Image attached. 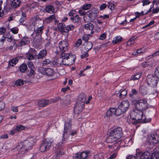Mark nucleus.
Wrapping results in <instances>:
<instances>
[{"mask_svg":"<svg viewBox=\"0 0 159 159\" xmlns=\"http://www.w3.org/2000/svg\"><path fill=\"white\" fill-rule=\"evenodd\" d=\"M158 79L159 78L154 75H149L146 78L147 83L150 86L154 88L156 87Z\"/></svg>","mask_w":159,"mask_h":159,"instance_id":"0eeeda50","label":"nucleus"},{"mask_svg":"<svg viewBox=\"0 0 159 159\" xmlns=\"http://www.w3.org/2000/svg\"><path fill=\"white\" fill-rule=\"evenodd\" d=\"M46 11L48 13L52 14L54 11V6L51 5H48L45 7Z\"/></svg>","mask_w":159,"mask_h":159,"instance_id":"5701e85b","label":"nucleus"},{"mask_svg":"<svg viewBox=\"0 0 159 159\" xmlns=\"http://www.w3.org/2000/svg\"><path fill=\"white\" fill-rule=\"evenodd\" d=\"M147 141L151 145L157 144L159 141V134L156 132L150 134L148 136Z\"/></svg>","mask_w":159,"mask_h":159,"instance_id":"1a4fd4ad","label":"nucleus"},{"mask_svg":"<svg viewBox=\"0 0 159 159\" xmlns=\"http://www.w3.org/2000/svg\"><path fill=\"white\" fill-rule=\"evenodd\" d=\"M138 93V91L135 89H133L131 90V93L129 94V96L130 97L133 96V95H136Z\"/></svg>","mask_w":159,"mask_h":159,"instance_id":"864d4df0","label":"nucleus"},{"mask_svg":"<svg viewBox=\"0 0 159 159\" xmlns=\"http://www.w3.org/2000/svg\"><path fill=\"white\" fill-rule=\"evenodd\" d=\"M142 2L143 3V5L145 6L150 4L151 3V2L148 0H143Z\"/></svg>","mask_w":159,"mask_h":159,"instance_id":"052dcab7","label":"nucleus"},{"mask_svg":"<svg viewBox=\"0 0 159 159\" xmlns=\"http://www.w3.org/2000/svg\"><path fill=\"white\" fill-rule=\"evenodd\" d=\"M26 57L29 60H31L34 59V56L30 53H27Z\"/></svg>","mask_w":159,"mask_h":159,"instance_id":"5fc2aeb1","label":"nucleus"},{"mask_svg":"<svg viewBox=\"0 0 159 159\" xmlns=\"http://www.w3.org/2000/svg\"><path fill=\"white\" fill-rule=\"evenodd\" d=\"M75 28V26L72 25H67L66 26V30L68 31L73 30Z\"/></svg>","mask_w":159,"mask_h":159,"instance_id":"de8ad7c7","label":"nucleus"},{"mask_svg":"<svg viewBox=\"0 0 159 159\" xmlns=\"http://www.w3.org/2000/svg\"><path fill=\"white\" fill-rule=\"evenodd\" d=\"M123 135L122 128L120 127L113 129L110 132L109 136L107 139V142L111 143L116 141Z\"/></svg>","mask_w":159,"mask_h":159,"instance_id":"20e7f679","label":"nucleus"},{"mask_svg":"<svg viewBox=\"0 0 159 159\" xmlns=\"http://www.w3.org/2000/svg\"><path fill=\"white\" fill-rule=\"evenodd\" d=\"M53 141L52 139H45L39 147V150L41 152H44L48 150Z\"/></svg>","mask_w":159,"mask_h":159,"instance_id":"6e6552de","label":"nucleus"},{"mask_svg":"<svg viewBox=\"0 0 159 159\" xmlns=\"http://www.w3.org/2000/svg\"><path fill=\"white\" fill-rule=\"evenodd\" d=\"M106 33H104L100 35L99 39L103 40L106 38Z\"/></svg>","mask_w":159,"mask_h":159,"instance_id":"4d7b16f0","label":"nucleus"},{"mask_svg":"<svg viewBox=\"0 0 159 159\" xmlns=\"http://www.w3.org/2000/svg\"><path fill=\"white\" fill-rule=\"evenodd\" d=\"M141 76V74L139 73H137L136 74L133 75L131 78V80H135L139 79Z\"/></svg>","mask_w":159,"mask_h":159,"instance_id":"a19ab883","label":"nucleus"},{"mask_svg":"<svg viewBox=\"0 0 159 159\" xmlns=\"http://www.w3.org/2000/svg\"><path fill=\"white\" fill-rule=\"evenodd\" d=\"M107 6L111 10H113L114 9L115 5L112 3L109 2L107 3Z\"/></svg>","mask_w":159,"mask_h":159,"instance_id":"8fccbe9b","label":"nucleus"},{"mask_svg":"<svg viewBox=\"0 0 159 159\" xmlns=\"http://www.w3.org/2000/svg\"><path fill=\"white\" fill-rule=\"evenodd\" d=\"M21 2L20 0H13L11 3V6L13 8H16L20 6Z\"/></svg>","mask_w":159,"mask_h":159,"instance_id":"393cba45","label":"nucleus"},{"mask_svg":"<svg viewBox=\"0 0 159 159\" xmlns=\"http://www.w3.org/2000/svg\"><path fill=\"white\" fill-rule=\"evenodd\" d=\"M91 4H85L82 7V9L84 11L89 10L91 8Z\"/></svg>","mask_w":159,"mask_h":159,"instance_id":"c03bdc74","label":"nucleus"},{"mask_svg":"<svg viewBox=\"0 0 159 159\" xmlns=\"http://www.w3.org/2000/svg\"><path fill=\"white\" fill-rule=\"evenodd\" d=\"M11 32L14 34H17L19 31L18 28L17 27H15L10 29Z\"/></svg>","mask_w":159,"mask_h":159,"instance_id":"09e8293b","label":"nucleus"},{"mask_svg":"<svg viewBox=\"0 0 159 159\" xmlns=\"http://www.w3.org/2000/svg\"><path fill=\"white\" fill-rule=\"evenodd\" d=\"M84 45V49L87 52L89 51L92 48L93 44L90 41L85 42Z\"/></svg>","mask_w":159,"mask_h":159,"instance_id":"4be33fe9","label":"nucleus"},{"mask_svg":"<svg viewBox=\"0 0 159 159\" xmlns=\"http://www.w3.org/2000/svg\"><path fill=\"white\" fill-rule=\"evenodd\" d=\"M86 99V95L85 93H82L79 95L77 102V103L84 104Z\"/></svg>","mask_w":159,"mask_h":159,"instance_id":"dca6fc26","label":"nucleus"},{"mask_svg":"<svg viewBox=\"0 0 159 159\" xmlns=\"http://www.w3.org/2000/svg\"><path fill=\"white\" fill-rule=\"evenodd\" d=\"M154 75L159 79V66L156 68Z\"/></svg>","mask_w":159,"mask_h":159,"instance_id":"6e6d98bb","label":"nucleus"},{"mask_svg":"<svg viewBox=\"0 0 159 159\" xmlns=\"http://www.w3.org/2000/svg\"><path fill=\"white\" fill-rule=\"evenodd\" d=\"M27 68V66L25 64H23L18 67L19 70L22 72H25Z\"/></svg>","mask_w":159,"mask_h":159,"instance_id":"c756f323","label":"nucleus"},{"mask_svg":"<svg viewBox=\"0 0 159 159\" xmlns=\"http://www.w3.org/2000/svg\"><path fill=\"white\" fill-rule=\"evenodd\" d=\"M150 153L148 151L145 152V155L144 156L141 157L140 159H148L149 156L150 155Z\"/></svg>","mask_w":159,"mask_h":159,"instance_id":"49530a36","label":"nucleus"},{"mask_svg":"<svg viewBox=\"0 0 159 159\" xmlns=\"http://www.w3.org/2000/svg\"><path fill=\"white\" fill-rule=\"evenodd\" d=\"M22 15L21 18L19 20L20 22L21 23H23L26 19V15L24 12H22Z\"/></svg>","mask_w":159,"mask_h":159,"instance_id":"79ce46f5","label":"nucleus"},{"mask_svg":"<svg viewBox=\"0 0 159 159\" xmlns=\"http://www.w3.org/2000/svg\"><path fill=\"white\" fill-rule=\"evenodd\" d=\"M143 111H138L137 112H134L132 113L133 116L134 115L135 117L132 118V115L130 116L131 120V122L133 125H136L138 123H145L150 122L151 119L149 118L148 120H146V117L145 116L143 115Z\"/></svg>","mask_w":159,"mask_h":159,"instance_id":"7ed1b4c3","label":"nucleus"},{"mask_svg":"<svg viewBox=\"0 0 159 159\" xmlns=\"http://www.w3.org/2000/svg\"><path fill=\"white\" fill-rule=\"evenodd\" d=\"M71 120H69L68 121L65 122L64 126V130L63 134V138L62 139L61 142L57 143L55 147V154L52 158V159H60L62 155L65 154V152L61 148V147L63 146L65 143V141L67 140L68 137L66 136L67 132H70L71 129Z\"/></svg>","mask_w":159,"mask_h":159,"instance_id":"f257e3e1","label":"nucleus"},{"mask_svg":"<svg viewBox=\"0 0 159 159\" xmlns=\"http://www.w3.org/2000/svg\"><path fill=\"white\" fill-rule=\"evenodd\" d=\"M6 31V29L3 27H2L0 28V34H2Z\"/></svg>","mask_w":159,"mask_h":159,"instance_id":"774afa93","label":"nucleus"},{"mask_svg":"<svg viewBox=\"0 0 159 159\" xmlns=\"http://www.w3.org/2000/svg\"><path fill=\"white\" fill-rule=\"evenodd\" d=\"M43 29L44 27L43 26L38 28L37 29L35 30L34 34H40V35H41L43 33Z\"/></svg>","mask_w":159,"mask_h":159,"instance_id":"2f4dec72","label":"nucleus"},{"mask_svg":"<svg viewBox=\"0 0 159 159\" xmlns=\"http://www.w3.org/2000/svg\"><path fill=\"white\" fill-rule=\"evenodd\" d=\"M90 153V151H86L81 152L77 153L75 154L74 158V159H87L88 157V154Z\"/></svg>","mask_w":159,"mask_h":159,"instance_id":"ddd939ff","label":"nucleus"},{"mask_svg":"<svg viewBox=\"0 0 159 159\" xmlns=\"http://www.w3.org/2000/svg\"><path fill=\"white\" fill-rule=\"evenodd\" d=\"M99 18H101L103 19V20H105L106 18H109V15H101L100 16L98 17Z\"/></svg>","mask_w":159,"mask_h":159,"instance_id":"69168bd1","label":"nucleus"},{"mask_svg":"<svg viewBox=\"0 0 159 159\" xmlns=\"http://www.w3.org/2000/svg\"><path fill=\"white\" fill-rule=\"evenodd\" d=\"M25 129V127L21 125H19L16 126V129L17 131H19L23 130Z\"/></svg>","mask_w":159,"mask_h":159,"instance_id":"3c124183","label":"nucleus"},{"mask_svg":"<svg viewBox=\"0 0 159 159\" xmlns=\"http://www.w3.org/2000/svg\"><path fill=\"white\" fill-rule=\"evenodd\" d=\"M24 84V81H23V80L22 79H18L15 82V84L16 86H20L23 85Z\"/></svg>","mask_w":159,"mask_h":159,"instance_id":"a18cd8bd","label":"nucleus"},{"mask_svg":"<svg viewBox=\"0 0 159 159\" xmlns=\"http://www.w3.org/2000/svg\"><path fill=\"white\" fill-rule=\"evenodd\" d=\"M49 100H42L39 101L38 105L40 107H44L49 104Z\"/></svg>","mask_w":159,"mask_h":159,"instance_id":"b1692460","label":"nucleus"},{"mask_svg":"<svg viewBox=\"0 0 159 159\" xmlns=\"http://www.w3.org/2000/svg\"><path fill=\"white\" fill-rule=\"evenodd\" d=\"M18 59L17 57H15L11 59L9 62L10 66H14L18 62Z\"/></svg>","mask_w":159,"mask_h":159,"instance_id":"7c9ffc66","label":"nucleus"},{"mask_svg":"<svg viewBox=\"0 0 159 159\" xmlns=\"http://www.w3.org/2000/svg\"><path fill=\"white\" fill-rule=\"evenodd\" d=\"M47 51L43 49L40 51L38 55H36L35 57L38 59H43L47 55Z\"/></svg>","mask_w":159,"mask_h":159,"instance_id":"f3484780","label":"nucleus"},{"mask_svg":"<svg viewBox=\"0 0 159 159\" xmlns=\"http://www.w3.org/2000/svg\"><path fill=\"white\" fill-rule=\"evenodd\" d=\"M58 46L59 51L57 50L55 51V53L57 54L67 51L69 48L68 43L66 40H65L60 41L58 43Z\"/></svg>","mask_w":159,"mask_h":159,"instance_id":"9d476101","label":"nucleus"},{"mask_svg":"<svg viewBox=\"0 0 159 159\" xmlns=\"http://www.w3.org/2000/svg\"><path fill=\"white\" fill-rule=\"evenodd\" d=\"M35 140L34 137H31L28 138L23 142L19 143L16 147V149L19 151L18 153L24 154L32 147L34 143Z\"/></svg>","mask_w":159,"mask_h":159,"instance_id":"f03ea898","label":"nucleus"},{"mask_svg":"<svg viewBox=\"0 0 159 159\" xmlns=\"http://www.w3.org/2000/svg\"><path fill=\"white\" fill-rule=\"evenodd\" d=\"M154 21L153 20L151 21H150L148 24L145 25V26L143 27L142 28L143 29H145L148 27H149L151 25L153 24L154 23Z\"/></svg>","mask_w":159,"mask_h":159,"instance_id":"bf43d9fd","label":"nucleus"},{"mask_svg":"<svg viewBox=\"0 0 159 159\" xmlns=\"http://www.w3.org/2000/svg\"><path fill=\"white\" fill-rule=\"evenodd\" d=\"M132 103L137 111H143L148 107L147 101L145 98L134 100L132 101Z\"/></svg>","mask_w":159,"mask_h":159,"instance_id":"423d86ee","label":"nucleus"},{"mask_svg":"<svg viewBox=\"0 0 159 159\" xmlns=\"http://www.w3.org/2000/svg\"><path fill=\"white\" fill-rule=\"evenodd\" d=\"M34 35L35 36L33 39V42L36 43H40L42 40L41 35L40 34H34Z\"/></svg>","mask_w":159,"mask_h":159,"instance_id":"a878e982","label":"nucleus"},{"mask_svg":"<svg viewBox=\"0 0 159 159\" xmlns=\"http://www.w3.org/2000/svg\"><path fill=\"white\" fill-rule=\"evenodd\" d=\"M84 105L80 103H77L76 102L75 106L74 107V113L77 114H78L81 113L83 108Z\"/></svg>","mask_w":159,"mask_h":159,"instance_id":"2eb2a0df","label":"nucleus"},{"mask_svg":"<svg viewBox=\"0 0 159 159\" xmlns=\"http://www.w3.org/2000/svg\"><path fill=\"white\" fill-rule=\"evenodd\" d=\"M51 63L52 61L48 59H45L42 62L43 66H47L50 64Z\"/></svg>","mask_w":159,"mask_h":159,"instance_id":"37998d69","label":"nucleus"},{"mask_svg":"<svg viewBox=\"0 0 159 159\" xmlns=\"http://www.w3.org/2000/svg\"><path fill=\"white\" fill-rule=\"evenodd\" d=\"M75 14V10H71L68 14L69 16H73Z\"/></svg>","mask_w":159,"mask_h":159,"instance_id":"338daca9","label":"nucleus"},{"mask_svg":"<svg viewBox=\"0 0 159 159\" xmlns=\"http://www.w3.org/2000/svg\"><path fill=\"white\" fill-rule=\"evenodd\" d=\"M115 111L114 114L117 116H120L122 113H124L119 106L117 109L115 108Z\"/></svg>","mask_w":159,"mask_h":159,"instance_id":"f704fd0d","label":"nucleus"},{"mask_svg":"<svg viewBox=\"0 0 159 159\" xmlns=\"http://www.w3.org/2000/svg\"><path fill=\"white\" fill-rule=\"evenodd\" d=\"M137 38L136 36H133L127 42V44L128 45H131L134 43V41Z\"/></svg>","mask_w":159,"mask_h":159,"instance_id":"58836bf2","label":"nucleus"},{"mask_svg":"<svg viewBox=\"0 0 159 159\" xmlns=\"http://www.w3.org/2000/svg\"><path fill=\"white\" fill-rule=\"evenodd\" d=\"M89 38L88 37V36L87 35V34H84L82 37V39L85 41V42L88 41V40H89Z\"/></svg>","mask_w":159,"mask_h":159,"instance_id":"e2e57ef3","label":"nucleus"},{"mask_svg":"<svg viewBox=\"0 0 159 159\" xmlns=\"http://www.w3.org/2000/svg\"><path fill=\"white\" fill-rule=\"evenodd\" d=\"M27 65L28 66L29 69H35V67L33 66V63L31 61H28L27 63Z\"/></svg>","mask_w":159,"mask_h":159,"instance_id":"13d9d810","label":"nucleus"},{"mask_svg":"<svg viewBox=\"0 0 159 159\" xmlns=\"http://www.w3.org/2000/svg\"><path fill=\"white\" fill-rule=\"evenodd\" d=\"M38 71L39 73L48 76L52 77L55 73L53 70L50 68L40 67L38 69Z\"/></svg>","mask_w":159,"mask_h":159,"instance_id":"9b49d317","label":"nucleus"},{"mask_svg":"<svg viewBox=\"0 0 159 159\" xmlns=\"http://www.w3.org/2000/svg\"><path fill=\"white\" fill-rule=\"evenodd\" d=\"M60 98L59 97H57L52 98L49 100V104L52 103H54L57 102L58 101Z\"/></svg>","mask_w":159,"mask_h":159,"instance_id":"603ef678","label":"nucleus"},{"mask_svg":"<svg viewBox=\"0 0 159 159\" xmlns=\"http://www.w3.org/2000/svg\"><path fill=\"white\" fill-rule=\"evenodd\" d=\"M129 106V103L128 101H124L120 103L118 106L125 113L128 110Z\"/></svg>","mask_w":159,"mask_h":159,"instance_id":"4468645a","label":"nucleus"},{"mask_svg":"<svg viewBox=\"0 0 159 159\" xmlns=\"http://www.w3.org/2000/svg\"><path fill=\"white\" fill-rule=\"evenodd\" d=\"M122 40V38L121 36H117L113 39L112 42L113 44H116L120 43Z\"/></svg>","mask_w":159,"mask_h":159,"instance_id":"cd10ccee","label":"nucleus"},{"mask_svg":"<svg viewBox=\"0 0 159 159\" xmlns=\"http://www.w3.org/2000/svg\"><path fill=\"white\" fill-rule=\"evenodd\" d=\"M57 16L56 14L50 15L48 17L45 18L44 20V21L46 23H50L53 20L56 19Z\"/></svg>","mask_w":159,"mask_h":159,"instance_id":"412c9836","label":"nucleus"},{"mask_svg":"<svg viewBox=\"0 0 159 159\" xmlns=\"http://www.w3.org/2000/svg\"><path fill=\"white\" fill-rule=\"evenodd\" d=\"M5 104L3 101H0V111L3 110L5 107Z\"/></svg>","mask_w":159,"mask_h":159,"instance_id":"680f3d73","label":"nucleus"},{"mask_svg":"<svg viewBox=\"0 0 159 159\" xmlns=\"http://www.w3.org/2000/svg\"><path fill=\"white\" fill-rule=\"evenodd\" d=\"M115 110V108H111L109 109L106 113L107 116L109 117L114 114Z\"/></svg>","mask_w":159,"mask_h":159,"instance_id":"c85d7f7f","label":"nucleus"},{"mask_svg":"<svg viewBox=\"0 0 159 159\" xmlns=\"http://www.w3.org/2000/svg\"><path fill=\"white\" fill-rule=\"evenodd\" d=\"M82 39H79L75 41L74 45V46L75 48H77L81 45V44H82Z\"/></svg>","mask_w":159,"mask_h":159,"instance_id":"ea45409f","label":"nucleus"},{"mask_svg":"<svg viewBox=\"0 0 159 159\" xmlns=\"http://www.w3.org/2000/svg\"><path fill=\"white\" fill-rule=\"evenodd\" d=\"M150 159H159V152H153L151 156Z\"/></svg>","mask_w":159,"mask_h":159,"instance_id":"e433bc0d","label":"nucleus"},{"mask_svg":"<svg viewBox=\"0 0 159 159\" xmlns=\"http://www.w3.org/2000/svg\"><path fill=\"white\" fill-rule=\"evenodd\" d=\"M145 152H142L139 149H137L136 150V156L138 157H139L140 158L141 157L144 156L145 155Z\"/></svg>","mask_w":159,"mask_h":159,"instance_id":"c9c22d12","label":"nucleus"},{"mask_svg":"<svg viewBox=\"0 0 159 159\" xmlns=\"http://www.w3.org/2000/svg\"><path fill=\"white\" fill-rule=\"evenodd\" d=\"M139 92L141 94L145 95L147 93V89L144 85L141 86L139 88Z\"/></svg>","mask_w":159,"mask_h":159,"instance_id":"aec40b11","label":"nucleus"},{"mask_svg":"<svg viewBox=\"0 0 159 159\" xmlns=\"http://www.w3.org/2000/svg\"><path fill=\"white\" fill-rule=\"evenodd\" d=\"M98 13V9L95 8H93L87 12V15L91 20H93L96 19Z\"/></svg>","mask_w":159,"mask_h":159,"instance_id":"f8f14e48","label":"nucleus"},{"mask_svg":"<svg viewBox=\"0 0 159 159\" xmlns=\"http://www.w3.org/2000/svg\"><path fill=\"white\" fill-rule=\"evenodd\" d=\"M107 7V5L105 3L102 4L100 7V10H104Z\"/></svg>","mask_w":159,"mask_h":159,"instance_id":"0e129e2a","label":"nucleus"},{"mask_svg":"<svg viewBox=\"0 0 159 159\" xmlns=\"http://www.w3.org/2000/svg\"><path fill=\"white\" fill-rule=\"evenodd\" d=\"M57 27L59 30L62 31H64L66 30V25L62 23H60L57 25Z\"/></svg>","mask_w":159,"mask_h":159,"instance_id":"473e14b6","label":"nucleus"},{"mask_svg":"<svg viewBox=\"0 0 159 159\" xmlns=\"http://www.w3.org/2000/svg\"><path fill=\"white\" fill-rule=\"evenodd\" d=\"M29 43V38L27 37H24L22 38L21 40L18 43L19 46H22L28 44Z\"/></svg>","mask_w":159,"mask_h":159,"instance_id":"a211bd4d","label":"nucleus"},{"mask_svg":"<svg viewBox=\"0 0 159 159\" xmlns=\"http://www.w3.org/2000/svg\"><path fill=\"white\" fill-rule=\"evenodd\" d=\"M127 94V91L125 89L122 90L119 95V98L122 99H124Z\"/></svg>","mask_w":159,"mask_h":159,"instance_id":"72a5a7b5","label":"nucleus"},{"mask_svg":"<svg viewBox=\"0 0 159 159\" xmlns=\"http://www.w3.org/2000/svg\"><path fill=\"white\" fill-rule=\"evenodd\" d=\"M70 19L74 23H78L80 21V18L78 15H76L74 17H71Z\"/></svg>","mask_w":159,"mask_h":159,"instance_id":"4c0bfd02","label":"nucleus"},{"mask_svg":"<svg viewBox=\"0 0 159 159\" xmlns=\"http://www.w3.org/2000/svg\"><path fill=\"white\" fill-rule=\"evenodd\" d=\"M36 70L35 68L29 69L28 70V73L27 74V75L31 78H33L35 76V72Z\"/></svg>","mask_w":159,"mask_h":159,"instance_id":"bb28decb","label":"nucleus"},{"mask_svg":"<svg viewBox=\"0 0 159 159\" xmlns=\"http://www.w3.org/2000/svg\"><path fill=\"white\" fill-rule=\"evenodd\" d=\"M60 57L62 58L61 64L64 65L73 64L76 59L75 55L71 53H66L65 52H60Z\"/></svg>","mask_w":159,"mask_h":159,"instance_id":"39448f33","label":"nucleus"},{"mask_svg":"<svg viewBox=\"0 0 159 159\" xmlns=\"http://www.w3.org/2000/svg\"><path fill=\"white\" fill-rule=\"evenodd\" d=\"M84 28L87 30H91V34H93L94 33V31L93 30L94 29V26L91 23H89L85 25Z\"/></svg>","mask_w":159,"mask_h":159,"instance_id":"6ab92c4d","label":"nucleus"}]
</instances>
